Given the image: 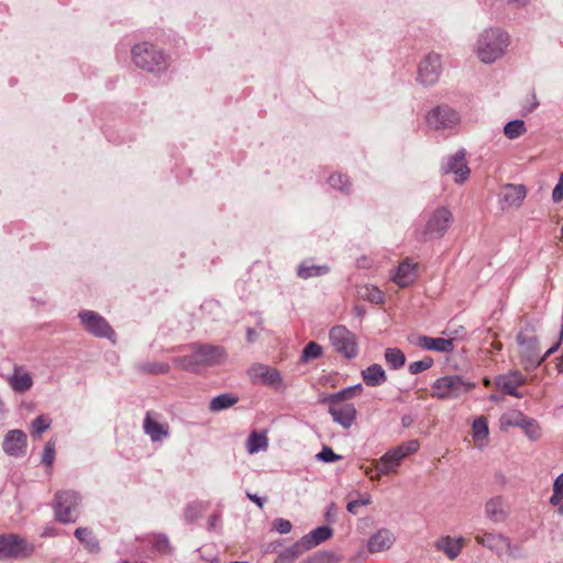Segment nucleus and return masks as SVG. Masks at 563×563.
I'll return each instance as SVG.
<instances>
[{
	"instance_id": "f257e3e1",
	"label": "nucleus",
	"mask_w": 563,
	"mask_h": 563,
	"mask_svg": "<svg viewBox=\"0 0 563 563\" xmlns=\"http://www.w3.org/2000/svg\"><path fill=\"white\" fill-rule=\"evenodd\" d=\"M190 353L173 358V364L179 368L198 374L207 367L219 366L228 358L223 346L213 344L191 343Z\"/></svg>"
},
{
	"instance_id": "f03ea898",
	"label": "nucleus",
	"mask_w": 563,
	"mask_h": 563,
	"mask_svg": "<svg viewBox=\"0 0 563 563\" xmlns=\"http://www.w3.org/2000/svg\"><path fill=\"white\" fill-rule=\"evenodd\" d=\"M509 43V34L503 29H486L478 35L475 54L482 63L492 64L504 56Z\"/></svg>"
},
{
	"instance_id": "7ed1b4c3",
	"label": "nucleus",
	"mask_w": 563,
	"mask_h": 563,
	"mask_svg": "<svg viewBox=\"0 0 563 563\" xmlns=\"http://www.w3.org/2000/svg\"><path fill=\"white\" fill-rule=\"evenodd\" d=\"M132 59L139 68L150 73H159L167 69L168 56L155 45L144 42L132 48Z\"/></svg>"
},
{
	"instance_id": "20e7f679",
	"label": "nucleus",
	"mask_w": 563,
	"mask_h": 563,
	"mask_svg": "<svg viewBox=\"0 0 563 563\" xmlns=\"http://www.w3.org/2000/svg\"><path fill=\"white\" fill-rule=\"evenodd\" d=\"M419 448L417 440H411L386 452L377 463V472L373 474L372 468H365V474L371 479H379L380 474H389L397 472L400 462L411 453L416 452Z\"/></svg>"
},
{
	"instance_id": "39448f33",
	"label": "nucleus",
	"mask_w": 563,
	"mask_h": 563,
	"mask_svg": "<svg viewBox=\"0 0 563 563\" xmlns=\"http://www.w3.org/2000/svg\"><path fill=\"white\" fill-rule=\"evenodd\" d=\"M517 343L520 360L526 369L537 368L544 361V357H541L539 340L532 327L527 325L517 334Z\"/></svg>"
},
{
	"instance_id": "423d86ee",
	"label": "nucleus",
	"mask_w": 563,
	"mask_h": 563,
	"mask_svg": "<svg viewBox=\"0 0 563 563\" xmlns=\"http://www.w3.org/2000/svg\"><path fill=\"white\" fill-rule=\"evenodd\" d=\"M475 387V383L465 380L459 375H448L438 378L432 384V397L438 399H456Z\"/></svg>"
},
{
	"instance_id": "0eeeda50",
	"label": "nucleus",
	"mask_w": 563,
	"mask_h": 563,
	"mask_svg": "<svg viewBox=\"0 0 563 563\" xmlns=\"http://www.w3.org/2000/svg\"><path fill=\"white\" fill-rule=\"evenodd\" d=\"M475 540L478 544L494 551L501 559L521 556V548L512 544L510 539L503 534L485 532L483 536L477 534Z\"/></svg>"
},
{
	"instance_id": "6e6552de",
	"label": "nucleus",
	"mask_w": 563,
	"mask_h": 563,
	"mask_svg": "<svg viewBox=\"0 0 563 563\" xmlns=\"http://www.w3.org/2000/svg\"><path fill=\"white\" fill-rule=\"evenodd\" d=\"M80 496L73 490H64L56 494L54 509L56 518L63 523L75 522L78 517Z\"/></svg>"
},
{
	"instance_id": "1a4fd4ad",
	"label": "nucleus",
	"mask_w": 563,
	"mask_h": 563,
	"mask_svg": "<svg viewBox=\"0 0 563 563\" xmlns=\"http://www.w3.org/2000/svg\"><path fill=\"white\" fill-rule=\"evenodd\" d=\"M329 338L333 349L346 358L357 355V343L354 333L344 325H335L330 330Z\"/></svg>"
},
{
	"instance_id": "9d476101",
	"label": "nucleus",
	"mask_w": 563,
	"mask_h": 563,
	"mask_svg": "<svg viewBox=\"0 0 563 563\" xmlns=\"http://www.w3.org/2000/svg\"><path fill=\"white\" fill-rule=\"evenodd\" d=\"M33 545L15 534L0 536V561L23 559L32 554Z\"/></svg>"
},
{
	"instance_id": "9b49d317",
	"label": "nucleus",
	"mask_w": 563,
	"mask_h": 563,
	"mask_svg": "<svg viewBox=\"0 0 563 563\" xmlns=\"http://www.w3.org/2000/svg\"><path fill=\"white\" fill-rule=\"evenodd\" d=\"M453 222L452 212L445 208H437L429 217L424 230L422 232L423 239H440L442 238Z\"/></svg>"
},
{
	"instance_id": "f8f14e48",
	"label": "nucleus",
	"mask_w": 563,
	"mask_h": 563,
	"mask_svg": "<svg viewBox=\"0 0 563 563\" xmlns=\"http://www.w3.org/2000/svg\"><path fill=\"white\" fill-rule=\"evenodd\" d=\"M457 111L449 106H438L427 114V123L434 130L452 129L460 123Z\"/></svg>"
},
{
	"instance_id": "ddd939ff",
	"label": "nucleus",
	"mask_w": 563,
	"mask_h": 563,
	"mask_svg": "<svg viewBox=\"0 0 563 563\" xmlns=\"http://www.w3.org/2000/svg\"><path fill=\"white\" fill-rule=\"evenodd\" d=\"M81 323L85 329L92 335L98 338H107L113 340L115 333L108 321L99 313L91 310H84L79 313Z\"/></svg>"
},
{
	"instance_id": "4468645a",
	"label": "nucleus",
	"mask_w": 563,
	"mask_h": 563,
	"mask_svg": "<svg viewBox=\"0 0 563 563\" xmlns=\"http://www.w3.org/2000/svg\"><path fill=\"white\" fill-rule=\"evenodd\" d=\"M441 71V56L437 53H429L419 64L418 80L424 86H432L438 82Z\"/></svg>"
},
{
	"instance_id": "2eb2a0df",
	"label": "nucleus",
	"mask_w": 563,
	"mask_h": 563,
	"mask_svg": "<svg viewBox=\"0 0 563 563\" xmlns=\"http://www.w3.org/2000/svg\"><path fill=\"white\" fill-rule=\"evenodd\" d=\"M441 170L443 174H454L455 183H464L471 174L465 163V151L459 150L453 155L448 156L442 163Z\"/></svg>"
},
{
	"instance_id": "dca6fc26",
	"label": "nucleus",
	"mask_w": 563,
	"mask_h": 563,
	"mask_svg": "<svg viewBox=\"0 0 563 563\" xmlns=\"http://www.w3.org/2000/svg\"><path fill=\"white\" fill-rule=\"evenodd\" d=\"M412 345L424 350L449 353L454 350V339L431 338L427 335L412 334L408 338Z\"/></svg>"
},
{
	"instance_id": "f3484780",
	"label": "nucleus",
	"mask_w": 563,
	"mask_h": 563,
	"mask_svg": "<svg viewBox=\"0 0 563 563\" xmlns=\"http://www.w3.org/2000/svg\"><path fill=\"white\" fill-rule=\"evenodd\" d=\"M26 444V434L22 430L13 429L4 435L2 449L10 456L21 457L25 454Z\"/></svg>"
},
{
	"instance_id": "a211bd4d",
	"label": "nucleus",
	"mask_w": 563,
	"mask_h": 563,
	"mask_svg": "<svg viewBox=\"0 0 563 563\" xmlns=\"http://www.w3.org/2000/svg\"><path fill=\"white\" fill-rule=\"evenodd\" d=\"M329 413L334 422L342 426L344 429L352 427L356 419V409L350 402H328Z\"/></svg>"
},
{
	"instance_id": "6ab92c4d",
	"label": "nucleus",
	"mask_w": 563,
	"mask_h": 563,
	"mask_svg": "<svg viewBox=\"0 0 563 563\" xmlns=\"http://www.w3.org/2000/svg\"><path fill=\"white\" fill-rule=\"evenodd\" d=\"M249 375L254 383H262L269 386H279L282 384L280 373L273 367L264 364H254L249 369Z\"/></svg>"
},
{
	"instance_id": "aec40b11",
	"label": "nucleus",
	"mask_w": 563,
	"mask_h": 563,
	"mask_svg": "<svg viewBox=\"0 0 563 563\" xmlns=\"http://www.w3.org/2000/svg\"><path fill=\"white\" fill-rule=\"evenodd\" d=\"M526 382L525 376L518 371H510L507 374L496 377V386L504 394L520 398L522 394L517 391V388Z\"/></svg>"
},
{
	"instance_id": "412c9836",
	"label": "nucleus",
	"mask_w": 563,
	"mask_h": 563,
	"mask_svg": "<svg viewBox=\"0 0 563 563\" xmlns=\"http://www.w3.org/2000/svg\"><path fill=\"white\" fill-rule=\"evenodd\" d=\"M527 191L523 185H505L499 192V200L503 209L518 208L526 198Z\"/></svg>"
},
{
	"instance_id": "4be33fe9",
	"label": "nucleus",
	"mask_w": 563,
	"mask_h": 563,
	"mask_svg": "<svg viewBox=\"0 0 563 563\" xmlns=\"http://www.w3.org/2000/svg\"><path fill=\"white\" fill-rule=\"evenodd\" d=\"M154 416L155 413L152 411L146 412L143 421V430L153 442H158L168 438L169 428L168 424L159 423Z\"/></svg>"
},
{
	"instance_id": "5701e85b",
	"label": "nucleus",
	"mask_w": 563,
	"mask_h": 563,
	"mask_svg": "<svg viewBox=\"0 0 563 563\" xmlns=\"http://www.w3.org/2000/svg\"><path fill=\"white\" fill-rule=\"evenodd\" d=\"M464 545L465 539L462 537L451 538L450 536H443L434 542V548L443 552L450 560H455Z\"/></svg>"
},
{
	"instance_id": "b1692460",
	"label": "nucleus",
	"mask_w": 563,
	"mask_h": 563,
	"mask_svg": "<svg viewBox=\"0 0 563 563\" xmlns=\"http://www.w3.org/2000/svg\"><path fill=\"white\" fill-rule=\"evenodd\" d=\"M417 278V264L412 263L411 260L406 258L402 261L396 273L393 276V280L399 287H408L410 286Z\"/></svg>"
},
{
	"instance_id": "393cba45",
	"label": "nucleus",
	"mask_w": 563,
	"mask_h": 563,
	"mask_svg": "<svg viewBox=\"0 0 563 563\" xmlns=\"http://www.w3.org/2000/svg\"><path fill=\"white\" fill-rule=\"evenodd\" d=\"M394 542V533L390 530L383 528L369 538L367 549L371 553L383 552L388 550Z\"/></svg>"
},
{
	"instance_id": "a878e982",
	"label": "nucleus",
	"mask_w": 563,
	"mask_h": 563,
	"mask_svg": "<svg viewBox=\"0 0 563 563\" xmlns=\"http://www.w3.org/2000/svg\"><path fill=\"white\" fill-rule=\"evenodd\" d=\"M486 517L494 522H501L507 517L505 500L500 497L490 498L485 505Z\"/></svg>"
},
{
	"instance_id": "bb28decb",
	"label": "nucleus",
	"mask_w": 563,
	"mask_h": 563,
	"mask_svg": "<svg viewBox=\"0 0 563 563\" xmlns=\"http://www.w3.org/2000/svg\"><path fill=\"white\" fill-rule=\"evenodd\" d=\"M361 374L365 385L371 387L380 386L387 380L386 373L379 364H373L366 367Z\"/></svg>"
},
{
	"instance_id": "cd10ccee",
	"label": "nucleus",
	"mask_w": 563,
	"mask_h": 563,
	"mask_svg": "<svg viewBox=\"0 0 563 563\" xmlns=\"http://www.w3.org/2000/svg\"><path fill=\"white\" fill-rule=\"evenodd\" d=\"M510 424L522 428L526 432V435L531 440H537L541 435L540 427L536 420L530 419L520 412L515 415V420H512Z\"/></svg>"
},
{
	"instance_id": "c85d7f7f",
	"label": "nucleus",
	"mask_w": 563,
	"mask_h": 563,
	"mask_svg": "<svg viewBox=\"0 0 563 563\" xmlns=\"http://www.w3.org/2000/svg\"><path fill=\"white\" fill-rule=\"evenodd\" d=\"M332 529L327 526H321L316 529H313L310 533L303 536V540L307 543L306 548H309L310 550L320 543L327 541L332 537Z\"/></svg>"
},
{
	"instance_id": "c756f323",
	"label": "nucleus",
	"mask_w": 563,
	"mask_h": 563,
	"mask_svg": "<svg viewBox=\"0 0 563 563\" xmlns=\"http://www.w3.org/2000/svg\"><path fill=\"white\" fill-rule=\"evenodd\" d=\"M9 382L12 389L18 393H25L33 385V379L31 375L26 372L21 371L20 368L14 369V373L10 377Z\"/></svg>"
},
{
	"instance_id": "7c9ffc66",
	"label": "nucleus",
	"mask_w": 563,
	"mask_h": 563,
	"mask_svg": "<svg viewBox=\"0 0 563 563\" xmlns=\"http://www.w3.org/2000/svg\"><path fill=\"white\" fill-rule=\"evenodd\" d=\"M329 272L330 267L328 265H314L303 262L297 268V276L301 279H308L311 277L323 276Z\"/></svg>"
},
{
	"instance_id": "2f4dec72",
	"label": "nucleus",
	"mask_w": 563,
	"mask_h": 563,
	"mask_svg": "<svg viewBox=\"0 0 563 563\" xmlns=\"http://www.w3.org/2000/svg\"><path fill=\"white\" fill-rule=\"evenodd\" d=\"M356 291L360 299L369 301L372 303L379 305L385 300L384 292L372 285L358 286Z\"/></svg>"
},
{
	"instance_id": "473e14b6",
	"label": "nucleus",
	"mask_w": 563,
	"mask_h": 563,
	"mask_svg": "<svg viewBox=\"0 0 563 563\" xmlns=\"http://www.w3.org/2000/svg\"><path fill=\"white\" fill-rule=\"evenodd\" d=\"M268 446V439L264 433L253 431L246 441V450L250 454L265 451Z\"/></svg>"
},
{
	"instance_id": "72a5a7b5",
	"label": "nucleus",
	"mask_w": 563,
	"mask_h": 563,
	"mask_svg": "<svg viewBox=\"0 0 563 563\" xmlns=\"http://www.w3.org/2000/svg\"><path fill=\"white\" fill-rule=\"evenodd\" d=\"M473 439L477 446L482 448L488 437V424L484 417H479L473 421Z\"/></svg>"
},
{
	"instance_id": "f704fd0d",
	"label": "nucleus",
	"mask_w": 563,
	"mask_h": 563,
	"mask_svg": "<svg viewBox=\"0 0 563 563\" xmlns=\"http://www.w3.org/2000/svg\"><path fill=\"white\" fill-rule=\"evenodd\" d=\"M239 398L230 394H221L213 397L210 400L209 409L213 412H218L234 406Z\"/></svg>"
},
{
	"instance_id": "c9c22d12",
	"label": "nucleus",
	"mask_w": 563,
	"mask_h": 563,
	"mask_svg": "<svg viewBox=\"0 0 563 563\" xmlns=\"http://www.w3.org/2000/svg\"><path fill=\"white\" fill-rule=\"evenodd\" d=\"M74 534L90 552L99 550V542L88 528H77Z\"/></svg>"
},
{
	"instance_id": "e433bc0d",
	"label": "nucleus",
	"mask_w": 563,
	"mask_h": 563,
	"mask_svg": "<svg viewBox=\"0 0 563 563\" xmlns=\"http://www.w3.org/2000/svg\"><path fill=\"white\" fill-rule=\"evenodd\" d=\"M307 543L303 538H301L298 542L287 548L279 554L280 561L292 562L298 556H300L303 552L309 551V548H306Z\"/></svg>"
},
{
	"instance_id": "4c0bfd02",
	"label": "nucleus",
	"mask_w": 563,
	"mask_h": 563,
	"mask_svg": "<svg viewBox=\"0 0 563 563\" xmlns=\"http://www.w3.org/2000/svg\"><path fill=\"white\" fill-rule=\"evenodd\" d=\"M385 361L391 369H399L405 365L406 356L399 349L388 347L385 350Z\"/></svg>"
},
{
	"instance_id": "58836bf2",
	"label": "nucleus",
	"mask_w": 563,
	"mask_h": 563,
	"mask_svg": "<svg viewBox=\"0 0 563 563\" xmlns=\"http://www.w3.org/2000/svg\"><path fill=\"white\" fill-rule=\"evenodd\" d=\"M526 124L522 120H512L505 124L504 133L509 140L518 139L526 133Z\"/></svg>"
},
{
	"instance_id": "ea45409f",
	"label": "nucleus",
	"mask_w": 563,
	"mask_h": 563,
	"mask_svg": "<svg viewBox=\"0 0 563 563\" xmlns=\"http://www.w3.org/2000/svg\"><path fill=\"white\" fill-rule=\"evenodd\" d=\"M328 181L333 189L340 190L344 194H349L352 187L350 179L340 173L331 174Z\"/></svg>"
},
{
	"instance_id": "a19ab883",
	"label": "nucleus",
	"mask_w": 563,
	"mask_h": 563,
	"mask_svg": "<svg viewBox=\"0 0 563 563\" xmlns=\"http://www.w3.org/2000/svg\"><path fill=\"white\" fill-rule=\"evenodd\" d=\"M152 548L161 554L172 553V545L166 534H154L151 540Z\"/></svg>"
},
{
	"instance_id": "79ce46f5",
	"label": "nucleus",
	"mask_w": 563,
	"mask_h": 563,
	"mask_svg": "<svg viewBox=\"0 0 563 563\" xmlns=\"http://www.w3.org/2000/svg\"><path fill=\"white\" fill-rule=\"evenodd\" d=\"M322 354V347L316 342H309L301 354V362L307 363L310 360L318 358Z\"/></svg>"
},
{
	"instance_id": "37998d69",
	"label": "nucleus",
	"mask_w": 563,
	"mask_h": 563,
	"mask_svg": "<svg viewBox=\"0 0 563 563\" xmlns=\"http://www.w3.org/2000/svg\"><path fill=\"white\" fill-rule=\"evenodd\" d=\"M432 364L433 360L427 356L420 361L410 363L408 369L410 374L416 375L429 369L432 366Z\"/></svg>"
},
{
	"instance_id": "c03bdc74",
	"label": "nucleus",
	"mask_w": 563,
	"mask_h": 563,
	"mask_svg": "<svg viewBox=\"0 0 563 563\" xmlns=\"http://www.w3.org/2000/svg\"><path fill=\"white\" fill-rule=\"evenodd\" d=\"M316 459L324 463H333L340 461L342 456L334 453L330 446L324 445L322 450L316 455Z\"/></svg>"
},
{
	"instance_id": "a18cd8bd",
	"label": "nucleus",
	"mask_w": 563,
	"mask_h": 563,
	"mask_svg": "<svg viewBox=\"0 0 563 563\" xmlns=\"http://www.w3.org/2000/svg\"><path fill=\"white\" fill-rule=\"evenodd\" d=\"M372 503L371 495L365 494L361 498L351 500L346 505V510L350 514L357 515L358 514V507L361 506H367Z\"/></svg>"
},
{
	"instance_id": "49530a36",
	"label": "nucleus",
	"mask_w": 563,
	"mask_h": 563,
	"mask_svg": "<svg viewBox=\"0 0 563 563\" xmlns=\"http://www.w3.org/2000/svg\"><path fill=\"white\" fill-rule=\"evenodd\" d=\"M55 460V443L49 441L45 444L41 462L45 466H52Z\"/></svg>"
},
{
	"instance_id": "de8ad7c7",
	"label": "nucleus",
	"mask_w": 563,
	"mask_h": 563,
	"mask_svg": "<svg viewBox=\"0 0 563 563\" xmlns=\"http://www.w3.org/2000/svg\"><path fill=\"white\" fill-rule=\"evenodd\" d=\"M352 397H353V395L351 393V389L347 387V388L341 389L340 391H338L335 394H331V395L327 396L323 399V401L324 402H345L346 399H350Z\"/></svg>"
},
{
	"instance_id": "09e8293b",
	"label": "nucleus",
	"mask_w": 563,
	"mask_h": 563,
	"mask_svg": "<svg viewBox=\"0 0 563 563\" xmlns=\"http://www.w3.org/2000/svg\"><path fill=\"white\" fill-rule=\"evenodd\" d=\"M49 421L44 416L36 417L32 422V434L41 435L44 431L49 429Z\"/></svg>"
},
{
	"instance_id": "8fccbe9b",
	"label": "nucleus",
	"mask_w": 563,
	"mask_h": 563,
	"mask_svg": "<svg viewBox=\"0 0 563 563\" xmlns=\"http://www.w3.org/2000/svg\"><path fill=\"white\" fill-rule=\"evenodd\" d=\"M200 515V508L197 504L188 505L185 509V520L187 522H194Z\"/></svg>"
},
{
	"instance_id": "3c124183",
	"label": "nucleus",
	"mask_w": 563,
	"mask_h": 563,
	"mask_svg": "<svg viewBox=\"0 0 563 563\" xmlns=\"http://www.w3.org/2000/svg\"><path fill=\"white\" fill-rule=\"evenodd\" d=\"M151 374H166L169 372L170 366L167 363H153L144 367Z\"/></svg>"
},
{
	"instance_id": "603ef678",
	"label": "nucleus",
	"mask_w": 563,
	"mask_h": 563,
	"mask_svg": "<svg viewBox=\"0 0 563 563\" xmlns=\"http://www.w3.org/2000/svg\"><path fill=\"white\" fill-rule=\"evenodd\" d=\"M552 200L554 203L561 202L563 200V173L560 175L559 181L553 188Z\"/></svg>"
},
{
	"instance_id": "864d4df0",
	"label": "nucleus",
	"mask_w": 563,
	"mask_h": 563,
	"mask_svg": "<svg viewBox=\"0 0 563 563\" xmlns=\"http://www.w3.org/2000/svg\"><path fill=\"white\" fill-rule=\"evenodd\" d=\"M274 528L279 532V533H288L290 532L291 528H292V525L289 520H286V519H283V518H278L274 521Z\"/></svg>"
},
{
	"instance_id": "5fc2aeb1",
	"label": "nucleus",
	"mask_w": 563,
	"mask_h": 563,
	"mask_svg": "<svg viewBox=\"0 0 563 563\" xmlns=\"http://www.w3.org/2000/svg\"><path fill=\"white\" fill-rule=\"evenodd\" d=\"M319 563H338L339 558L332 552H322L318 555Z\"/></svg>"
},
{
	"instance_id": "6e6d98bb",
	"label": "nucleus",
	"mask_w": 563,
	"mask_h": 563,
	"mask_svg": "<svg viewBox=\"0 0 563 563\" xmlns=\"http://www.w3.org/2000/svg\"><path fill=\"white\" fill-rule=\"evenodd\" d=\"M562 339H563V325L560 327V332H559V340L558 342L552 345L545 353L544 355H541V357H544V360L547 357H549L550 355H552L553 353H555L558 350H559V346L562 342Z\"/></svg>"
},
{
	"instance_id": "4d7b16f0",
	"label": "nucleus",
	"mask_w": 563,
	"mask_h": 563,
	"mask_svg": "<svg viewBox=\"0 0 563 563\" xmlns=\"http://www.w3.org/2000/svg\"><path fill=\"white\" fill-rule=\"evenodd\" d=\"M553 490L558 492V494H563V474H560L553 484Z\"/></svg>"
},
{
	"instance_id": "13d9d810",
	"label": "nucleus",
	"mask_w": 563,
	"mask_h": 563,
	"mask_svg": "<svg viewBox=\"0 0 563 563\" xmlns=\"http://www.w3.org/2000/svg\"><path fill=\"white\" fill-rule=\"evenodd\" d=\"M246 497H247L251 501L255 503L260 508H263V506H264V501H265V499H264V498L258 497L257 495H255V494H251V493H246Z\"/></svg>"
},
{
	"instance_id": "bf43d9fd",
	"label": "nucleus",
	"mask_w": 563,
	"mask_h": 563,
	"mask_svg": "<svg viewBox=\"0 0 563 563\" xmlns=\"http://www.w3.org/2000/svg\"><path fill=\"white\" fill-rule=\"evenodd\" d=\"M562 499H563V494H558V492L553 490V495L550 498V503L553 506H559L560 507L563 504Z\"/></svg>"
},
{
	"instance_id": "052dcab7",
	"label": "nucleus",
	"mask_w": 563,
	"mask_h": 563,
	"mask_svg": "<svg viewBox=\"0 0 563 563\" xmlns=\"http://www.w3.org/2000/svg\"><path fill=\"white\" fill-rule=\"evenodd\" d=\"M335 514H336V507L334 504H331L328 509H327V512H325V519L328 521H333L334 520V517H335Z\"/></svg>"
},
{
	"instance_id": "680f3d73",
	"label": "nucleus",
	"mask_w": 563,
	"mask_h": 563,
	"mask_svg": "<svg viewBox=\"0 0 563 563\" xmlns=\"http://www.w3.org/2000/svg\"><path fill=\"white\" fill-rule=\"evenodd\" d=\"M219 520H220V518L218 515L211 516L208 520L209 529H214L217 527V525L219 523Z\"/></svg>"
},
{
	"instance_id": "e2e57ef3",
	"label": "nucleus",
	"mask_w": 563,
	"mask_h": 563,
	"mask_svg": "<svg viewBox=\"0 0 563 563\" xmlns=\"http://www.w3.org/2000/svg\"><path fill=\"white\" fill-rule=\"evenodd\" d=\"M255 339H256V332H255V330H254V329H252V328H249V329L246 330V340H247L249 342H254V341H255Z\"/></svg>"
},
{
	"instance_id": "0e129e2a",
	"label": "nucleus",
	"mask_w": 563,
	"mask_h": 563,
	"mask_svg": "<svg viewBox=\"0 0 563 563\" xmlns=\"http://www.w3.org/2000/svg\"><path fill=\"white\" fill-rule=\"evenodd\" d=\"M531 100H532L531 106L526 110L527 113L532 112L539 106V102L537 101V97L534 93L531 96Z\"/></svg>"
},
{
	"instance_id": "69168bd1",
	"label": "nucleus",
	"mask_w": 563,
	"mask_h": 563,
	"mask_svg": "<svg viewBox=\"0 0 563 563\" xmlns=\"http://www.w3.org/2000/svg\"><path fill=\"white\" fill-rule=\"evenodd\" d=\"M530 0H508L509 3L516 5L517 8H523L529 3Z\"/></svg>"
},
{
	"instance_id": "338daca9",
	"label": "nucleus",
	"mask_w": 563,
	"mask_h": 563,
	"mask_svg": "<svg viewBox=\"0 0 563 563\" xmlns=\"http://www.w3.org/2000/svg\"><path fill=\"white\" fill-rule=\"evenodd\" d=\"M351 389L352 395L354 396L356 393H360L363 390V386L361 384H356L354 386L349 387Z\"/></svg>"
},
{
	"instance_id": "774afa93",
	"label": "nucleus",
	"mask_w": 563,
	"mask_h": 563,
	"mask_svg": "<svg viewBox=\"0 0 563 563\" xmlns=\"http://www.w3.org/2000/svg\"><path fill=\"white\" fill-rule=\"evenodd\" d=\"M5 408H4V404L3 401L0 399V423L4 420L5 418Z\"/></svg>"
}]
</instances>
